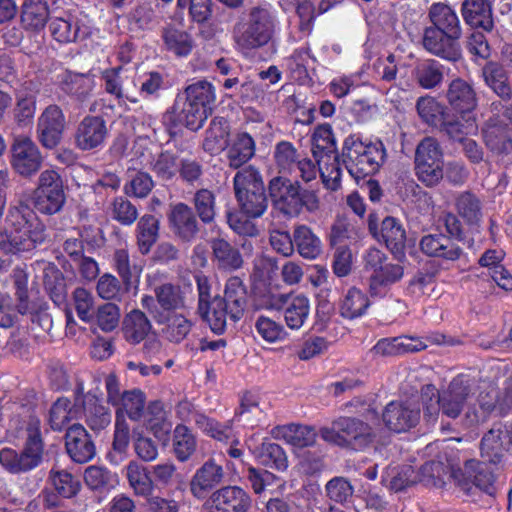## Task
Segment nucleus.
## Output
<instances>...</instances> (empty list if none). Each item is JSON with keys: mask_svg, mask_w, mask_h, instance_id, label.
Instances as JSON below:
<instances>
[{"mask_svg": "<svg viewBox=\"0 0 512 512\" xmlns=\"http://www.w3.org/2000/svg\"><path fill=\"white\" fill-rule=\"evenodd\" d=\"M471 388L463 377L454 378L449 385L439 391L428 384L421 389L423 415L427 423H435L440 413L451 419L459 417L470 397Z\"/></svg>", "mask_w": 512, "mask_h": 512, "instance_id": "1", "label": "nucleus"}, {"mask_svg": "<svg viewBox=\"0 0 512 512\" xmlns=\"http://www.w3.org/2000/svg\"><path fill=\"white\" fill-rule=\"evenodd\" d=\"M46 239L45 226L37 219L29 221L18 207L9 209L4 230L0 232V249L5 254L29 251Z\"/></svg>", "mask_w": 512, "mask_h": 512, "instance_id": "2", "label": "nucleus"}, {"mask_svg": "<svg viewBox=\"0 0 512 512\" xmlns=\"http://www.w3.org/2000/svg\"><path fill=\"white\" fill-rule=\"evenodd\" d=\"M247 304V292L242 279L238 276L230 277L224 287L223 298L215 297L205 311V320L210 328L221 333L228 318L238 321L244 314Z\"/></svg>", "mask_w": 512, "mask_h": 512, "instance_id": "3", "label": "nucleus"}, {"mask_svg": "<svg viewBox=\"0 0 512 512\" xmlns=\"http://www.w3.org/2000/svg\"><path fill=\"white\" fill-rule=\"evenodd\" d=\"M275 28V15L269 7H252L246 17L237 22L233 29V39L241 50H252L266 45L272 38Z\"/></svg>", "mask_w": 512, "mask_h": 512, "instance_id": "4", "label": "nucleus"}, {"mask_svg": "<svg viewBox=\"0 0 512 512\" xmlns=\"http://www.w3.org/2000/svg\"><path fill=\"white\" fill-rule=\"evenodd\" d=\"M382 142L364 143L356 135L348 136L343 144V157L351 175L362 178L376 173L385 160Z\"/></svg>", "mask_w": 512, "mask_h": 512, "instance_id": "5", "label": "nucleus"}, {"mask_svg": "<svg viewBox=\"0 0 512 512\" xmlns=\"http://www.w3.org/2000/svg\"><path fill=\"white\" fill-rule=\"evenodd\" d=\"M320 435L326 442L338 446H352L362 449L373 442L375 430L361 419L339 417L332 422L331 427H323Z\"/></svg>", "mask_w": 512, "mask_h": 512, "instance_id": "6", "label": "nucleus"}, {"mask_svg": "<svg viewBox=\"0 0 512 512\" xmlns=\"http://www.w3.org/2000/svg\"><path fill=\"white\" fill-rule=\"evenodd\" d=\"M27 441L21 454L11 448L0 451L1 465L11 473H20L33 469L41 460L43 445L40 437V420L31 418L28 422Z\"/></svg>", "mask_w": 512, "mask_h": 512, "instance_id": "7", "label": "nucleus"}, {"mask_svg": "<svg viewBox=\"0 0 512 512\" xmlns=\"http://www.w3.org/2000/svg\"><path fill=\"white\" fill-rule=\"evenodd\" d=\"M443 166V153L437 140L424 138L415 152V170L419 181L429 187L437 185L444 176Z\"/></svg>", "mask_w": 512, "mask_h": 512, "instance_id": "8", "label": "nucleus"}, {"mask_svg": "<svg viewBox=\"0 0 512 512\" xmlns=\"http://www.w3.org/2000/svg\"><path fill=\"white\" fill-rule=\"evenodd\" d=\"M65 199L63 181L58 172L52 169L42 171L35 189L36 209L44 214H55L62 209Z\"/></svg>", "mask_w": 512, "mask_h": 512, "instance_id": "9", "label": "nucleus"}, {"mask_svg": "<svg viewBox=\"0 0 512 512\" xmlns=\"http://www.w3.org/2000/svg\"><path fill=\"white\" fill-rule=\"evenodd\" d=\"M479 410L469 409L466 412V419L470 425L484 422L487 416L493 411L500 414L512 408V377L505 382L504 391L498 395L493 387H489L486 393H481L478 398Z\"/></svg>", "mask_w": 512, "mask_h": 512, "instance_id": "10", "label": "nucleus"}, {"mask_svg": "<svg viewBox=\"0 0 512 512\" xmlns=\"http://www.w3.org/2000/svg\"><path fill=\"white\" fill-rule=\"evenodd\" d=\"M384 426L395 433H402L415 427L420 420V410L409 401H391L382 411Z\"/></svg>", "mask_w": 512, "mask_h": 512, "instance_id": "11", "label": "nucleus"}, {"mask_svg": "<svg viewBox=\"0 0 512 512\" xmlns=\"http://www.w3.org/2000/svg\"><path fill=\"white\" fill-rule=\"evenodd\" d=\"M252 504L249 494L238 486L215 490L204 504L211 512H248Z\"/></svg>", "mask_w": 512, "mask_h": 512, "instance_id": "12", "label": "nucleus"}, {"mask_svg": "<svg viewBox=\"0 0 512 512\" xmlns=\"http://www.w3.org/2000/svg\"><path fill=\"white\" fill-rule=\"evenodd\" d=\"M102 76L107 93L122 101L131 103L139 101L136 72L133 69H124L123 67L106 69Z\"/></svg>", "mask_w": 512, "mask_h": 512, "instance_id": "13", "label": "nucleus"}, {"mask_svg": "<svg viewBox=\"0 0 512 512\" xmlns=\"http://www.w3.org/2000/svg\"><path fill=\"white\" fill-rule=\"evenodd\" d=\"M65 128L62 109L57 105H49L38 118L37 138L43 147L53 149L60 143Z\"/></svg>", "mask_w": 512, "mask_h": 512, "instance_id": "14", "label": "nucleus"}, {"mask_svg": "<svg viewBox=\"0 0 512 512\" xmlns=\"http://www.w3.org/2000/svg\"><path fill=\"white\" fill-rule=\"evenodd\" d=\"M511 446L512 423H496L481 440V456L490 463L499 464Z\"/></svg>", "mask_w": 512, "mask_h": 512, "instance_id": "15", "label": "nucleus"}, {"mask_svg": "<svg viewBox=\"0 0 512 512\" xmlns=\"http://www.w3.org/2000/svg\"><path fill=\"white\" fill-rule=\"evenodd\" d=\"M269 194L274 206L290 216L301 210L300 185L284 177H275L269 183Z\"/></svg>", "mask_w": 512, "mask_h": 512, "instance_id": "16", "label": "nucleus"}, {"mask_svg": "<svg viewBox=\"0 0 512 512\" xmlns=\"http://www.w3.org/2000/svg\"><path fill=\"white\" fill-rule=\"evenodd\" d=\"M12 167L22 176H31L41 167L42 156L37 145L28 137H17L12 145Z\"/></svg>", "mask_w": 512, "mask_h": 512, "instance_id": "17", "label": "nucleus"}, {"mask_svg": "<svg viewBox=\"0 0 512 512\" xmlns=\"http://www.w3.org/2000/svg\"><path fill=\"white\" fill-rule=\"evenodd\" d=\"M224 476L223 467L210 458L192 475L189 481V491L197 500H203L223 482Z\"/></svg>", "mask_w": 512, "mask_h": 512, "instance_id": "18", "label": "nucleus"}, {"mask_svg": "<svg viewBox=\"0 0 512 512\" xmlns=\"http://www.w3.org/2000/svg\"><path fill=\"white\" fill-rule=\"evenodd\" d=\"M108 135L106 121L100 116H86L78 124L75 132V144L83 151L102 146Z\"/></svg>", "mask_w": 512, "mask_h": 512, "instance_id": "19", "label": "nucleus"}, {"mask_svg": "<svg viewBox=\"0 0 512 512\" xmlns=\"http://www.w3.org/2000/svg\"><path fill=\"white\" fill-rule=\"evenodd\" d=\"M368 228L373 237L378 241H383L391 251H399L404 247L406 233L402 224L396 218L391 216L384 218L378 231L377 217L375 214H370Z\"/></svg>", "mask_w": 512, "mask_h": 512, "instance_id": "20", "label": "nucleus"}, {"mask_svg": "<svg viewBox=\"0 0 512 512\" xmlns=\"http://www.w3.org/2000/svg\"><path fill=\"white\" fill-rule=\"evenodd\" d=\"M458 36L447 35L445 31L429 27L425 29L423 45L427 51L449 61H457L461 57L456 42Z\"/></svg>", "mask_w": 512, "mask_h": 512, "instance_id": "21", "label": "nucleus"}, {"mask_svg": "<svg viewBox=\"0 0 512 512\" xmlns=\"http://www.w3.org/2000/svg\"><path fill=\"white\" fill-rule=\"evenodd\" d=\"M168 221L172 232L183 241L193 240L198 233L197 219L192 209L184 203L171 206Z\"/></svg>", "mask_w": 512, "mask_h": 512, "instance_id": "22", "label": "nucleus"}, {"mask_svg": "<svg viewBox=\"0 0 512 512\" xmlns=\"http://www.w3.org/2000/svg\"><path fill=\"white\" fill-rule=\"evenodd\" d=\"M65 439L67 452L75 462L85 463L94 457V444L81 424L71 425L66 432Z\"/></svg>", "mask_w": 512, "mask_h": 512, "instance_id": "23", "label": "nucleus"}, {"mask_svg": "<svg viewBox=\"0 0 512 512\" xmlns=\"http://www.w3.org/2000/svg\"><path fill=\"white\" fill-rule=\"evenodd\" d=\"M427 345L419 338L399 336L380 339L371 349L375 356H397L404 353L419 352L426 349Z\"/></svg>", "mask_w": 512, "mask_h": 512, "instance_id": "24", "label": "nucleus"}, {"mask_svg": "<svg viewBox=\"0 0 512 512\" xmlns=\"http://www.w3.org/2000/svg\"><path fill=\"white\" fill-rule=\"evenodd\" d=\"M16 295L18 297V304L13 305L12 298L7 293H0V326L9 327L12 325L15 312L24 315L30 311L28 301V293L25 281L17 279L15 281Z\"/></svg>", "mask_w": 512, "mask_h": 512, "instance_id": "25", "label": "nucleus"}, {"mask_svg": "<svg viewBox=\"0 0 512 512\" xmlns=\"http://www.w3.org/2000/svg\"><path fill=\"white\" fill-rule=\"evenodd\" d=\"M446 98L451 108L466 114L474 110L477 105L476 93L472 86L463 79H454L448 86Z\"/></svg>", "mask_w": 512, "mask_h": 512, "instance_id": "26", "label": "nucleus"}, {"mask_svg": "<svg viewBox=\"0 0 512 512\" xmlns=\"http://www.w3.org/2000/svg\"><path fill=\"white\" fill-rule=\"evenodd\" d=\"M272 434L276 439L283 440L296 448L312 446L317 438L313 427L293 423L275 427Z\"/></svg>", "mask_w": 512, "mask_h": 512, "instance_id": "27", "label": "nucleus"}, {"mask_svg": "<svg viewBox=\"0 0 512 512\" xmlns=\"http://www.w3.org/2000/svg\"><path fill=\"white\" fill-rule=\"evenodd\" d=\"M155 320L158 323L165 324L163 331L166 338L175 343L183 341L193 326V322L187 312L158 313L155 315Z\"/></svg>", "mask_w": 512, "mask_h": 512, "instance_id": "28", "label": "nucleus"}, {"mask_svg": "<svg viewBox=\"0 0 512 512\" xmlns=\"http://www.w3.org/2000/svg\"><path fill=\"white\" fill-rule=\"evenodd\" d=\"M161 38L164 49L176 57H187L194 48V39L192 35L174 25H168L163 28Z\"/></svg>", "mask_w": 512, "mask_h": 512, "instance_id": "29", "label": "nucleus"}, {"mask_svg": "<svg viewBox=\"0 0 512 512\" xmlns=\"http://www.w3.org/2000/svg\"><path fill=\"white\" fill-rule=\"evenodd\" d=\"M208 116L199 107H196L181 95L177 97L172 108L173 121L193 131L200 129Z\"/></svg>", "mask_w": 512, "mask_h": 512, "instance_id": "30", "label": "nucleus"}, {"mask_svg": "<svg viewBox=\"0 0 512 512\" xmlns=\"http://www.w3.org/2000/svg\"><path fill=\"white\" fill-rule=\"evenodd\" d=\"M422 481L436 487H442L447 479H454L458 484L462 483L461 468L452 462L447 465L440 461H431L422 466Z\"/></svg>", "mask_w": 512, "mask_h": 512, "instance_id": "31", "label": "nucleus"}, {"mask_svg": "<svg viewBox=\"0 0 512 512\" xmlns=\"http://www.w3.org/2000/svg\"><path fill=\"white\" fill-rule=\"evenodd\" d=\"M404 276V266L400 263H384L370 277V292L375 296L385 295L389 287Z\"/></svg>", "mask_w": 512, "mask_h": 512, "instance_id": "32", "label": "nucleus"}, {"mask_svg": "<svg viewBox=\"0 0 512 512\" xmlns=\"http://www.w3.org/2000/svg\"><path fill=\"white\" fill-rule=\"evenodd\" d=\"M420 246L427 255L442 257L448 260H456L462 253L461 248L451 238L442 234L424 236Z\"/></svg>", "mask_w": 512, "mask_h": 512, "instance_id": "33", "label": "nucleus"}, {"mask_svg": "<svg viewBox=\"0 0 512 512\" xmlns=\"http://www.w3.org/2000/svg\"><path fill=\"white\" fill-rule=\"evenodd\" d=\"M85 422L95 433H100L111 423L110 410L95 396L86 395L83 399Z\"/></svg>", "mask_w": 512, "mask_h": 512, "instance_id": "34", "label": "nucleus"}, {"mask_svg": "<svg viewBox=\"0 0 512 512\" xmlns=\"http://www.w3.org/2000/svg\"><path fill=\"white\" fill-rule=\"evenodd\" d=\"M211 248L219 269L231 272L242 268L244 263L242 255L228 241L222 238L213 239Z\"/></svg>", "mask_w": 512, "mask_h": 512, "instance_id": "35", "label": "nucleus"}, {"mask_svg": "<svg viewBox=\"0 0 512 512\" xmlns=\"http://www.w3.org/2000/svg\"><path fill=\"white\" fill-rule=\"evenodd\" d=\"M462 14L467 24L490 31L493 28L490 4L486 0H465Z\"/></svg>", "mask_w": 512, "mask_h": 512, "instance_id": "36", "label": "nucleus"}, {"mask_svg": "<svg viewBox=\"0 0 512 512\" xmlns=\"http://www.w3.org/2000/svg\"><path fill=\"white\" fill-rule=\"evenodd\" d=\"M486 146L497 154H509L512 151L510 130L506 125L491 120L483 130Z\"/></svg>", "mask_w": 512, "mask_h": 512, "instance_id": "37", "label": "nucleus"}, {"mask_svg": "<svg viewBox=\"0 0 512 512\" xmlns=\"http://www.w3.org/2000/svg\"><path fill=\"white\" fill-rule=\"evenodd\" d=\"M181 96L199 107L207 115L211 114L212 105L216 100L215 89L206 80H198L188 85Z\"/></svg>", "mask_w": 512, "mask_h": 512, "instance_id": "38", "label": "nucleus"}, {"mask_svg": "<svg viewBox=\"0 0 512 512\" xmlns=\"http://www.w3.org/2000/svg\"><path fill=\"white\" fill-rule=\"evenodd\" d=\"M254 154L255 142L253 138L248 133H238L233 138L227 151L229 166L237 169L248 162Z\"/></svg>", "mask_w": 512, "mask_h": 512, "instance_id": "39", "label": "nucleus"}, {"mask_svg": "<svg viewBox=\"0 0 512 512\" xmlns=\"http://www.w3.org/2000/svg\"><path fill=\"white\" fill-rule=\"evenodd\" d=\"M460 477L462 480L461 486L466 487L469 483H473L476 487L487 492L494 482L493 473L488 470L485 464L475 460L465 462Z\"/></svg>", "mask_w": 512, "mask_h": 512, "instance_id": "40", "label": "nucleus"}, {"mask_svg": "<svg viewBox=\"0 0 512 512\" xmlns=\"http://www.w3.org/2000/svg\"><path fill=\"white\" fill-rule=\"evenodd\" d=\"M230 127L223 118L213 119L206 130L203 148L210 154H218L227 147Z\"/></svg>", "mask_w": 512, "mask_h": 512, "instance_id": "41", "label": "nucleus"}, {"mask_svg": "<svg viewBox=\"0 0 512 512\" xmlns=\"http://www.w3.org/2000/svg\"><path fill=\"white\" fill-rule=\"evenodd\" d=\"M433 27L445 31L447 35H461L460 23L455 11L449 6L437 3L431 6L429 12Z\"/></svg>", "mask_w": 512, "mask_h": 512, "instance_id": "42", "label": "nucleus"}, {"mask_svg": "<svg viewBox=\"0 0 512 512\" xmlns=\"http://www.w3.org/2000/svg\"><path fill=\"white\" fill-rule=\"evenodd\" d=\"M254 456L261 465L280 472L289 466L285 451L276 443L262 442L259 449L254 450Z\"/></svg>", "mask_w": 512, "mask_h": 512, "instance_id": "43", "label": "nucleus"}, {"mask_svg": "<svg viewBox=\"0 0 512 512\" xmlns=\"http://www.w3.org/2000/svg\"><path fill=\"white\" fill-rule=\"evenodd\" d=\"M294 242L298 253L305 259L314 260L322 253L320 238L307 226H299L294 230Z\"/></svg>", "mask_w": 512, "mask_h": 512, "instance_id": "44", "label": "nucleus"}, {"mask_svg": "<svg viewBox=\"0 0 512 512\" xmlns=\"http://www.w3.org/2000/svg\"><path fill=\"white\" fill-rule=\"evenodd\" d=\"M144 423L147 429L160 439L165 437L172 428V423L168 418L164 405L159 401L152 402L148 406L144 414Z\"/></svg>", "mask_w": 512, "mask_h": 512, "instance_id": "45", "label": "nucleus"}, {"mask_svg": "<svg viewBox=\"0 0 512 512\" xmlns=\"http://www.w3.org/2000/svg\"><path fill=\"white\" fill-rule=\"evenodd\" d=\"M152 326L140 310L131 311L124 319L123 333L127 341L136 344L145 339Z\"/></svg>", "mask_w": 512, "mask_h": 512, "instance_id": "46", "label": "nucleus"}, {"mask_svg": "<svg viewBox=\"0 0 512 512\" xmlns=\"http://www.w3.org/2000/svg\"><path fill=\"white\" fill-rule=\"evenodd\" d=\"M310 312L309 299L304 295H294L287 299L284 310V318L291 329H299L303 326Z\"/></svg>", "mask_w": 512, "mask_h": 512, "instance_id": "47", "label": "nucleus"}, {"mask_svg": "<svg viewBox=\"0 0 512 512\" xmlns=\"http://www.w3.org/2000/svg\"><path fill=\"white\" fill-rule=\"evenodd\" d=\"M125 475L135 494L149 496L152 493L154 484L143 465L130 461L125 467Z\"/></svg>", "mask_w": 512, "mask_h": 512, "instance_id": "48", "label": "nucleus"}, {"mask_svg": "<svg viewBox=\"0 0 512 512\" xmlns=\"http://www.w3.org/2000/svg\"><path fill=\"white\" fill-rule=\"evenodd\" d=\"M159 220L153 215H144L137 224L136 238L139 251L145 255L150 252L158 238Z\"/></svg>", "mask_w": 512, "mask_h": 512, "instance_id": "49", "label": "nucleus"}, {"mask_svg": "<svg viewBox=\"0 0 512 512\" xmlns=\"http://www.w3.org/2000/svg\"><path fill=\"white\" fill-rule=\"evenodd\" d=\"M94 86L95 80L90 74L67 72L62 79V89L79 100L86 99Z\"/></svg>", "mask_w": 512, "mask_h": 512, "instance_id": "50", "label": "nucleus"}, {"mask_svg": "<svg viewBox=\"0 0 512 512\" xmlns=\"http://www.w3.org/2000/svg\"><path fill=\"white\" fill-rule=\"evenodd\" d=\"M370 306L367 295L356 287H351L345 294L340 313L347 319H355L365 314Z\"/></svg>", "mask_w": 512, "mask_h": 512, "instance_id": "51", "label": "nucleus"}, {"mask_svg": "<svg viewBox=\"0 0 512 512\" xmlns=\"http://www.w3.org/2000/svg\"><path fill=\"white\" fill-rule=\"evenodd\" d=\"M483 76L486 84L502 99H510L512 89L508 83L507 73L497 63H488L483 68Z\"/></svg>", "mask_w": 512, "mask_h": 512, "instance_id": "52", "label": "nucleus"}, {"mask_svg": "<svg viewBox=\"0 0 512 512\" xmlns=\"http://www.w3.org/2000/svg\"><path fill=\"white\" fill-rule=\"evenodd\" d=\"M155 295L160 307L166 314L177 310H186V300L181 289L172 284H163L155 288Z\"/></svg>", "mask_w": 512, "mask_h": 512, "instance_id": "53", "label": "nucleus"}, {"mask_svg": "<svg viewBox=\"0 0 512 512\" xmlns=\"http://www.w3.org/2000/svg\"><path fill=\"white\" fill-rule=\"evenodd\" d=\"M312 153L316 161L337 155L336 143L332 129L328 125H322L315 129L312 137Z\"/></svg>", "mask_w": 512, "mask_h": 512, "instance_id": "54", "label": "nucleus"}, {"mask_svg": "<svg viewBox=\"0 0 512 512\" xmlns=\"http://www.w3.org/2000/svg\"><path fill=\"white\" fill-rule=\"evenodd\" d=\"M197 427L206 435L221 442H230L231 444H239V440L234 434L230 424H221L204 415H199L196 419Z\"/></svg>", "mask_w": 512, "mask_h": 512, "instance_id": "55", "label": "nucleus"}, {"mask_svg": "<svg viewBox=\"0 0 512 512\" xmlns=\"http://www.w3.org/2000/svg\"><path fill=\"white\" fill-rule=\"evenodd\" d=\"M146 403L145 394L139 389L124 391L117 405L116 417L126 413L131 420H139L143 416Z\"/></svg>", "mask_w": 512, "mask_h": 512, "instance_id": "56", "label": "nucleus"}, {"mask_svg": "<svg viewBox=\"0 0 512 512\" xmlns=\"http://www.w3.org/2000/svg\"><path fill=\"white\" fill-rule=\"evenodd\" d=\"M197 441L191 430L184 425H177L173 434V450L177 459L187 461L195 452Z\"/></svg>", "mask_w": 512, "mask_h": 512, "instance_id": "57", "label": "nucleus"}, {"mask_svg": "<svg viewBox=\"0 0 512 512\" xmlns=\"http://www.w3.org/2000/svg\"><path fill=\"white\" fill-rule=\"evenodd\" d=\"M77 410L67 398H59L49 412V424L53 430H62L71 420L76 418Z\"/></svg>", "mask_w": 512, "mask_h": 512, "instance_id": "58", "label": "nucleus"}, {"mask_svg": "<svg viewBox=\"0 0 512 512\" xmlns=\"http://www.w3.org/2000/svg\"><path fill=\"white\" fill-rule=\"evenodd\" d=\"M263 188L264 184L262 177L252 166H247L239 170L234 177V190L236 196Z\"/></svg>", "mask_w": 512, "mask_h": 512, "instance_id": "59", "label": "nucleus"}, {"mask_svg": "<svg viewBox=\"0 0 512 512\" xmlns=\"http://www.w3.org/2000/svg\"><path fill=\"white\" fill-rule=\"evenodd\" d=\"M243 213L248 217H260L267 208L265 189H256L236 196Z\"/></svg>", "mask_w": 512, "mask_h": 512, "instance_id": "60", "label": "nucleus"}, {"mask_svg": "<svg viewBox=\"0 0 512 512\" xmlns=\"http://www.w3.org/2000/svg\"><path fill=\"white\" fill-rule=\"evenodd\" d=\"M441 128L450 139L460 143L466 140L468 135L474 134L477 131V125L472 116H468L463 122L460 120L454 121L447 116L443 118Z\"/></svg>", "mask_w": 512, "mask_h": 512, "instance_id": "61", "label": "nucleus"}, {"mask_svg": "<svg viewBox=\"0 0 512 512\" xmlns=\"http://www.w3.org/2000/svg\"><path fill=\"white\" fill-rule=\"evenodd\" d=\"M322 182L329 190L335 191L341 184V169L338 155H330V158H324L317 161Z\"/></svg>", "mask_w": 512, "mask_h": 512, "instance_id": "62", "label": "nucleus"}, {"mask_svg": "<svg viewBox=\"0 0 512 512\" xmlns=\"http://www.w3.org/2000/svg\"><path fill=\"white\" fill-rule=\"evenodd\" d=\"M50 479L56 491L65 498H71L80 491L79 479L65 470L52 469Z\"/></svg>", "mask_w": 512, "mask_h": 512, "instance_id": "63", "label": "nucleus"}, {"mask_svg": "<svg viewBox=\"0 0 512 512\" xmlns=\"http://www.w3.org/2000/svg\"><path fill=\"white\" fill-rule=\"evenodd\" d=\"M50 30L55 40L61 43L76 41L85 37L87 32L81 31L77 23H72L63 18H56L50 24Z\"/></svg>", "mask_w": 512, "mask_h": 512, "instance_id": "64", "label": "nucleus"}]
</instances>
